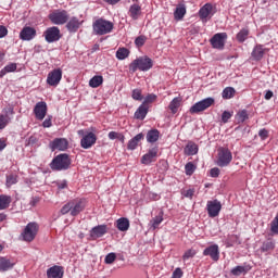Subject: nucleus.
<instances>
[{"label": "nucleus", "mask_w": 278, "mask_h": 278, "mask_svg": "<svg viewBox=\"0 0 278 278\" xmlns=\"http://www.w3.org/2000/svg\"><path fill=\"white\" fill-rule=\"evenodd\" d=\"M92 29L96 36H105L106 34H112L114 23L104 18H98L93 22Z\"/></svg>", "instance_id": "nucleus-1"}, {"label": "nucleus", "mask_w": 278, "mask_h": 278, "mask_svg": "<svg viewBox=\"0 0 278 278\" xmlns=\"http://www.w3.org/2000/svg\"><path fill=\"white\" fill-rule=\"evenodd\" d=\"M153 68V60L149 56H140L137 60H134L129 65L130 73H136V71H151Z\"/></svg>", "instance_id": "nucleus-2"}, {"label": "nucleus", "mask_w": 278, "mask_h": 278, "mask_svg": "<svg viewBox=\"0 0 278 278\" xmlns=\"http://www.w3.org/2000/svg\"><path fill=\"white\" fill-rule=\"evenodd\" d=\"M52 170H68L71 168V157L68 154H59L50 163Z\"/></svg>", "instance_id": "nucleus-3"}, {"label": "nucleus", "mask_w": 278, "mask_h": 278, "mask_svg": "<svg viewBox=\"0 0 278 278\" xmlns=\"http://www.w3.org/2000/svg\"><path fill=\"white\" fill-rule=\"evenodd\" d=\"M78 136H81L80 147L83 149H90L97 142V135L94 132H88L84 129L77 131Z\"/></svg>", "instance_id": "nucleus-4"}, {"label": "nucleus", "mask_w": 278, "mask_h": 278, "mask_svg": "<svg viewBox=\"0 0 278 278\" xmlns=\"http://www.w3.org/2000/svg\"><path fill=\"white\" fill-rule=\"evenodd\" d=\"M14 118V106L8 105L0 113V130L5 129Z\"/></svg>", "instance_id": "nucleus-5"}, {"label": "nucleus", "mask_w": 278, "mask_h": 278, "mask_svg": "<svg viewBox=\"0 0 278 278\" xmlns=\"http://www.w3.org/2000/svg\"><path fill=\"white\" fill-rule=\"evenodd\" d=\"M68 18H71V15L66 10H58L49 14V20L53 25H64L68 23Z\"/></svg>", "instance_id": "nucleus-6"}, {"label": "nucleus", "mask_w": 278, "mask_h": 278, "mask_svg": "<svg viewBox=\"0 0 278 278\" xmlns=\"http://www.w3.org/2000/svg\"><path fill=\"white\" fill-rule=\"evenodd\" d=\"M232 160L233 155L231 154V151H229V149L220 148L218 150L217 166H220V168H225V166H229V164H231Z\"/></svg>", "instance_id": "nucleus-7"}, {"label": "nucleus", "mask_w": 278, "mask_h": 278, "mask_svg": "<svg viewBox=\"0 0 278 278\" xmlns=\"http://www.w3.org/2000/svg\"><path fill=\"white\" fill-rule=\"evenodd\" d=\"M38 235V224L35 222L28 223L22 232V238L25 242H31Z\"/></svg>", "instance_id": "nucleus-8"}, {"label": "nucleus", "mask_w": 278, "mask_h": 278, "mask_svg": "<svg viewBox=\"0 0 278 278\" xmlns=\"http://www.w3.org/2000/svg\"><path fill=\"white\" fill-rule=\"evenodd\" d=\"M212 105H214V98H205L193 104L190 108V113L199 114V112H205V110H207V108H212Z\"/></svg>", "instance_id": "nucleus-9"}, {"label": "nucleus", "mask_w": 278, "mask_h": 278, "mask_svg": "<svg viewBox=\"0 0 278 278\" xmlns=\"http://www.w3.org/2000/svg\"><path fill=\"white\" fill-rule=\"evenodd\" d=\"M226 41H227V33H217L210 40L213 49H218L219 51H223L225 49Z\"/></svg>", "instance_id": "nucleus-10"}, {"label": "nucleus", "mask_w": 278, "mask_h": 278, "mask_svg": "<svg viewBox=\"0 0 278 278\" xmlns=\"http://www.w3.org/2000/svg\"><path fill=\"white\" fill-rule=\"evenodd\" d=\"M214 14H216V9L210 3L204 4L199 11V16L203 23H207Z\"/></svg>", "instance_id": "nucleus-11"}, {"label": "nucleus", "mask_w": 278, "mask_h": 278, "mask_svg": "<svg viewBox=\"0 0 278 278\" xmlns=\"http://www.w3.org/2000/svg\"><path fill=\"white\" fill-rule=\"evenodd\" d=\"M220 210H223V204L218 200L207 201L206 211L210 218H216L220 214Z\"/></svg>", "instance_id": "nucleus-12"}, {"label": "nucleus", "mask_w": 278, "mask_h": 278, "mask_svg": "<svg viewBox=\"0 0 278 278\" xmlns=\"http://www.w3.org/2000/svg\"><path fill=\"white\" fill-rule=\"evenodd\" d=\"M43 36L46 38V41H48L49 43L58 42V40L62 38V34L60 33V28H58V26H52L46 29Z\"/></svg>", "instance_id": "nucleus-13"}, {"label": "nucleus", "mask_w": 278, "mask_h": 278, "mask_svg": "<svg viewBox=\"0 0 278 278\" xmlns=\"http://www.w3.org/2000/svg\"><path fill=\"white\" fill-rule=\"evenodd\" d=\"M60 81H62V70L54 68L48 74L47 85L48 86H59Z\"/></svg>", "instance_id": "nucleus-14"}, {"label": "nucleus", "mask_w": 278, "mask_h": 278, "mask_svg": "<svg viewBox=\"0 0 278 278\" xmlns=\"http://www.w3.org/2000/svg\"><path fill=\"white\" fill-rule=\"evenodd\" d=\"M47 102L41 101L37 102L34 108V114L37 121H45V116H47Z\"/></svg>", "instance_id": "nucleus-15"}, {"label": "nucleus", "mask_w": 278, "mask_h": 278, "mask_svg": "<svg viewBox=\"0 0 278 278\" xmlns=\"http://www.w3.org/2000/svg\"><path fill=\"white\" fill-rule=\"evenodd\" d=\"M105 233H108V226L98 225L90 230L89 236L91 240H99V238H103Z\"/></svg>", "instance_id": "nucleus-16"}, {"label": "nucleus", "mask_w": 278, "mask_h": 278, "mask_svg": "<svg viewBox=\"0 0 278 278\" xmlns=\"http://www.w3.org/2000/svg\"><path fill=\"white\" fill-rule=\"evenodd\" d=\"M52 151H66L68 149V140L65 138H56L50 143Z\"/></svg>", "instance_id": "nucleus-17"}, {"label": "nucleus", "mask_w": 278, "mask_h": 278, "mask_svg": "<svg viewBox=\"0 0 278 278\" xmlns=\"http://www.w3.org/2000/svg\"><path fill=\"white\" fill-rule=\"evenodd\" d=\"M21 40H34L36 38V28L30 26H25L20 33Z\"/></svg>", "instance_id": "nucleus-18"}, {"label": "nucleus", "mask_w": 278, "mask_h": 278, "mask_svg": "<svg viewBox=\"0 0 278 278\" xmlns=\"http://www.w3.org/2000/svg\"><path fill=\"white\" fill-rule=\"evenodd\" d=\"M156 157H157V148H152L148 151L147 154H144L141 157V164H144L146 166H149V164L155 162Z\"/></svg>", "instance_id": "nucleus-19"}, {"label": "nucleus", "mask_w": 278, "mask_h": 278, "mask_svg": "<svg viewBox=\"0 0 278 278\" xmlns=\"http://www.w3.org/2000/svg\"><path fill=\"white\" fill-rule=\"evenodd\" d=\"M72 203V216H77L78 214H81L84 210L86 208V203L84 200H73Z\"/></svg>", "instance_id": "nucleus-20"}, {"label": "nucleus", "mask_w": 278, "mask_h": 278, "mask_svg": "<svg viewBox=\"0 0 278 278\" xmlns=\"http://www.w3.org/2000/svg\"><path fill=\"white\" fill-rule=\"evenodd\" d=\"M203 255H208L211 258H213L214 262H218L220 257V252L218 251V245H210L203 251Z\"/></svg>", "instance_id": "nucleus-21"}, {"label": "nucleus", "mask_w": 278, "mask_h": 278, "mask_svg": "<svg viewBox=\"0 0 278 278\" xmlns=\"http://www.w3.org/2000/svg\"><path fill=\"white\" fill-rule=\"evenodd\" d=\"M47 277L48 278H62V277H64V270H62V267H60V266L50 267L47 270Z\"/></svg>", "instance_id": "nucleus-22"}, {"label": "nucleus", "mask_w": 278, "mask_h": 278, "mask_svg": "<svg viewBox=\"0 0 278 278\" xmlns=\"http://www.w3.org/2000/svg\"><path fill=\"white\" fill-rule=\"evenodd\" d=\"M147 114H149V106L142 103L135 112V118H137V121H144Z\"/></svg>", "instance_id": "nucleus-23"}, {"label": "nucleus", "mask_w": 278, "mask_h": 278, "mask_svg": "<svg viewBox=\"0 0 278 278\" xmlns=\"http://www.w3.org/2000/svg\"><path fill=\"white\" fill-rule=\"evenodd\" d=\"M143 139H144V135L142 132L136 135L132 139L128 141L127 149L129 151H136V149H138V144L140 140H143Z\"/></svg>", "instance_id": "nucleus-24"}, {"label": "nucleus", "mask_w": 278, "mask_h": 278, "mask_svg": "<svg viewBox=\"0 0 278 278\" xmlns=\"http://www.w3.org/2000/svg\"><path fill=\"white\" fill-rule=\"evenodd\" d=\"M79 27H81V22H79V18H77L76 16L71 17L66 24V29L71 33L77 31Z\"/></svg>", "instance_id": "nucleus-25"}, {"label": "nucleus", "mask_w": 278, "mask_h": 278, "mask_svg": "<svg viewBox=\"0 0 278 278\" xmlns=\"http://www.w3.org/2000/svg\"><path fill=\"white\" fill-rule=\"evenodd\" d=\"M129 16H131V18L134 21H138V18H140V14H142V7H140V4H131L128 11Z\"/></svg>", "instance_id": "nucleus-26"}, {"label": "nucleus", "mask_w": 278, "mask_h": 278, "mask_svg": "<svg viewBox=\"0 0 278 278\" xmlns=\"http://www.w3.org/2000/svg\"><path fill=\"white\" fill-rule=\"evenodd\" d=\"M12 268H14V262L8 257H0V273H7V270H12Z\"/></svg>", "instance_id": "nucleus-27"}, {"label": "nucleus", "mask_w": 278, "mask_h": 278, "mask_svg": "<svg viewBox=\"0 0 278 278\" xmlns=\"http://www.w3.org/2000/svg\"><path fill=\"white\" fill-rule=\"evenodd\" d=\"M181 97L174 98L168 105V110H170L172 114H177L179 112V108H181Z\"/></svg>", "instance_id": "nucleus-28"}, {"label": "nucleus", "mask_w": 278, "mask_h": 278, "mask_svg": "<svg viewBox=\"0 0 278 278\" xmlns=\"http://www.w3.org/2000/svg\"><path fill=\"white\" fill-rule=\"evenodd\" d=\"M160 140V130L157 129H151L147 134V142H150V144H153L154 142H157Z\"/></svg>", "instance_id": "nucleus-29"}, {"label": "nucleus", "mask_w": 278, "mask_h": 278, "mask_svg": "<svg viewBox=\"0 0 278 278\" xmlns=\"http://www.w3.org/2000/svg\"><path fill=\"white\" fill-rule=\"evenodd\" d=\"M264 53H266V49L264 46L258 45L252 51V58L255 60H262L264 58Z\"/></svg>", "instance_id": "nucleus-30"}, {"label": "nucleus", "mask_w": 278, "mask_h": 278, "mask_svg": "<svg viewBox=\"0 0 278 278\" xmlns=\"http://www.w3.org/2000/svg\"><path fill=\"white\" fill-rule=\"evenodd\" d=\"M199 153V146L194 142H189L185 147V155H197Z\"/></svg>", "instance_id": "nucleus-31"}, {"label": "nucleus", "mask_w": 278, "mask_h": 278, "mask_svg": "<svg viewBox=\"0 0 278 278\" xmlns=\"http://www.w3.org/2000/svg\"><path fill=\"white\" fill-rule=\"evenodd\" d=\"M116 227L119 231H127L129 229V219L125 217L117 219Z\"/></svg>", "instance_id": "nucleus-32"}, {"label": "nucleus", "mask_w": 278, "mask_h": 278, "mask_svg": "<svg viewBox=\"0 0 278 278\" xmlns=\"http://www.w3.org/2000/svg\"><path fill=\"white\" fill-rule=\"evenodd\" d=\"M164 220V217L162 216V214L153 217L151 220H150V229H152L153 231H155V229H157V227H160V225H162Z\"/></svg>", "instance_id": "nucleus-33"}, {"label": "nucleus", "mask_w": 278, "mask_h": 278, "mask_svg": "<svg viewBox=\"0 0 278 278\" xmlns=\"http://www.w3.org/2000/svg\"><path fill=\"white\" fill-rule=\"evenodd\" d=\"M185 16H186V7L185 5L177 7L174 12L175 21H181Z\"/></svg>", "instance_id": "nucleus-34"}, {"label": "nucleus", "mask_w": 278, "mask_h": 278, "mask_svg": "<svg viewBox=\"0 0 278 278\" xmlns=\"http://www.w3.org/2000/svg\"><path fill=\"white\" fill-rule=\"evenodd\" d=\"M12 203V198L10 195H0V210H8Z\"/></svg>", "instance_id": "nucleus-35"}, {"label": "nucleus", "mask_w": 278, "mask_h": 278, "mask_svg": "<svg viewBox=\"0 0 278 278\" xmlns=\"http://www.w3.org/2000/svg\"><path fill=\"white\" fill-rule=\"evenodd\" d=\"M223 99H233L236 97V89L233 87H226L222 92Z\"/></svg>", "instance_id": "nucleus-36"}, {"label": "nucleus", "mask_w": 278, "mask_h": 278, "mask_svg": "<svg viewBox=\"0 0 278 278\" xmlns=\"http://www.w3.org/2000/svg\"><path fill=\"white\" fill-rule=\"evenodd\" d=\"M16 63H10L0 71V77H5L8 73H14L16 71Z\"/></svg>", "instance_id": "nucleus-37"}, {"label": "nucleus", "mask_w": 278, "mask_h": 278, "mask_svg": "<svg viewBox=\"0 0 278 278\" xmlns=\"http://www.w3.org/2000/svg\"><path fill=\"white\" fill-rule=\"evenodd\" d=\"M101 84H103V76H93L89 80L90 88H99V86H101Z\"/></svg>", "instance_id": "nucleus-38"}, {"label": "nucleus", "mask_w": 278, "mask_h": 278, "mask_svg": "<svg viewBox=\"0 0 278 278\" xmlns=\"http://www.w3.org/2000/svg\"><path fill=\"white\" fill-rule=\"evenodd\" d=\"M251 268L244 267V266H236L231 269V275H235V277H239V275H242V273H249Z\"/></svg>", "instance_id": "nucleus-39"}, {"label": "nucleus", "mask_w": 278, "mask_h": 278, "mask_svg": "<svg viewBox=\"0 0 278 278\" xmlns=\"http://www.w3.org/2000/svg\"><path fill=\"white\" fill-rule=\"evenodd\" d=\"M116 58L117 60H126V58H129V50L127 48H119L116 51Z\"/></svg>", "instance_id": "nucleus-40"}, {"label": "nucleus", "mask_w": 278, "mask_h": 278, "mask_svg": "<svg viewBox=\"0 0 278 278\" xmlns=\"http://www.w3.org/2000/svg\"><path fill=\"white\" fill-rule=\"evenodd\" d=\"M249 38V28H242L238 34H237V40L238 42H244Z\"/></svg>", "instance_id": "nucleus-41"}, {"label": "nucleus", "mask_w": 278, "mask_h": 278, "mask_svg": "<svg viewBox=\"0 0 278 278\" xmlns=\"http://www.w3.org/2000/svg\"><path fill=\"white\" fill-rule=\"evenodd\" d=\"M237 123H244V121L249 119V113L247 110L239 111L236 115Z\"/></svg>", "instance_id": "nucleus-42"}, {"label": "nucleus", "mask_w": 278, "mask_h": 278, "mask_svg": "<svg viewBox=\"0 0 278 278\" xmlns=\"http://www.w3.org/2000/svg\"><path fill=\"white\" fill-rule=\"evenodd\" d=\"M14 184H18V176L14 174L7 176V186L10 188V186H14Z\"/></svg>", "instance_id": "nucleus-43"}, {"label": "nucleus", "mask_w": 278, "mask_h": 278, "mask_svg": "<svg viewBox=\"0 0 278 278\" xmlns=\"http://www.w3.org/2000/svg\"><path fill=\"white\" fill-rule=\"evenodd\" d=\"M194 170H197V166H194L192 162H189L185 165L186 175H193Z\"/></svg>", "instance_id": "nucleus-44"}, {"label": "nucleus", "mask_w": 278, "mask_h": 278, "mask_svg": "<svg viewBox=\"0 0 278 278\" xmlns=\"http://www.w3.org/2000/svg\"><path fill=\"white\" fill-rule=\"evenodd\" d=\"M131 98L135 101H142V89H134L131 93Z\"/></svg>", "instance_id": "nucleus-45"}, {"label": "nucleus", "mask_w": 278, "mask_h": 278, "mask_svg": "<svg viewBox=\"0 0 278 278\" xmlns=\"http://www.w3.org/2000/svg\"><path fill=\"white\" fill-rule=\"evenodd\" d=\"M105 264H114L116 262V253L111 252L104 258Z\"/></svg>", "instance_id": "nucleus-46"}, {"label": "nucleus", "mask_w": 278, "mask_h": 278, "mask_svg": "<svg viewBox=\"0 0 278 278\" xmlns=\"http://www.w3.org/2000/svg\"><path fill=\"white\" fill-rule=\"evenodd\" d=\"M68 212L71 213V216H73V208H72V203L68 202L67 204H65L62 208H61V214H68Z\"/></svg>", "instance_id": "nucleus-47"}, {"label": "nucleus", "mask_w": 278, "mask_h": 278, "mask_svg": "<svg viewBox=\"0 0 278 278\" xmlns=\"http://www.w3.org/2000/svg\"><path fill=\"white\" fill-rule=\"evenodd\" d=\"M233 116V112L224 111L222 114V122L223 123H229V118Z\"/></svg>", "instance_id": "nucleus-48"}, {"label": "nucleus", "mask_w": 278, "mask_h": 278, "mask_svg": "<svg viewBox=\"0 0 278 278\" xmlns=\"http://www.w3.org/2000/svg\"><path fill=\"white\" fill-rule=\"evenodd\" d=\"M194 255H197V252H194L193 250H188L187 252H185L182 260L184 262L192 258Z\"/></svg>", "instance_id": "nucleus-49"}, {"label": "nucleus", "mask_w": 278, "mask_h": 278, "mask_svg": "<svg viewBox=\"0 0 278 278\" xmlns=\"http://www.w3.org/2000/svg\"><path fill=\"white\" fill-rule=\"evenodd\" d=\"M144 42H147V37L144 36H139L135 40V45H137L138 47H143Z\"/></svg>", "instance_id": "nucleus-50"}, {"label": "nucleus", "mask_w": 278, "mask_h": 278, "mask_svg": "<svg viewBox=\"0 0 278 278\" xmlns=\"http://www.w3.org/2000/svg\"><path fill=\"white\" fill-rule=\"evenodd\" d=\"M155 99H157V96L150 93L144 98V105H147V103H153V101H155Z\"/></svg>", "instance_id": "nucleus-51"}, {"label": "nucleus", "mask_w": 278, "mask_h": 278, "mask_svg": "<svg viewBox=\"0 0 278 278\" xmlns=\"http://www.w3.org/2000/svg\"><path fill=\"white\" fill-rule=\"evenodd\" d=\"M182 277H184V271L181 270V268L177 267V268L173 271L172 278H182Z\"/></svg>", "instance_id": "nucleus-52"}, {"label": "nucleus", "mask_w": 278, "mask_h": 278, "mask_svg": "<svg viewBox=\"0 0 278 278\" xmlns=\"http://www.w3.org/2000/svg\"><path fill=\"white\" fill-rule=\"evenodd\" d=\"M182 195L186 197V199H192V197H194V189L182 191Z\"/></svg>", "instance_id": "nucleus-53"}, {"label": "nucleus", "mask_w": 278, "mask_h": 278, "mask_svg": "<svg viewBox=\"0 0 278 278\" xmlns=\"http://www.w3.org/2000/svg\"><path fill=\"white\" fill-rule=\"evenodd\" d=\"M258 136L261 139L266 140V138H268V130H266V128L261 129Z\"/></svg>", "instance_id": "nucleus-54"}, {"label": "nucleus", "mask_w": 278, "mask_h": 278, "mask_svg": "<svg viewBox=\"0 0 278 278\" xmlns=\"http://www.w3.org/2000/svg\"><path fill=\"white\" fill-rule=\"evenodd\" d=\"M211 177H218L220 175V169L218 167H213L210 172Z\"/></svg>", "instance_id": "nucleus-55"}, {"label": "nucleus", "mask_w": 278, "mask_h": 278, "mask_svg": "<svg viewBox=\"0 0 278 278\" xmlns=\"http://www.w3.org/2000/svg\"><path fill=\"white\" fill-rule=\"evenodd\" d=\"M118 136H121V132H116V131H110L109 132V139L110 140H117Z\"/></svg>", "instance_id": "nucleus-56"}, {"label": "nucleus", "mask_w": 278, "mask_h": 278, "mask_svg": "<svg viewBox=\"0 0 278 278\" xmlns=\"http://www.w3.org/2000/svg\"><path fill=\"white\" fill-rule=\"evenodd\" d=\"M53 125V123L51 122V116H49L48 118H46L42 123V127L49 128Z\"/></svg>", "instance_id": "nucleus-57"}, {"label": "nucleus", "mask_w": 278, "mask_h": 278, "mask_svg": "<svg viewBox=\"0 0 278 278\" xmlns=\"http://www.w3.org/2000/svg\"><path fill=\"white\" fill-rule=\"evenodd\" d=\"M8 36V28L5 26H0V38H5Z\"/></svg>", "instance_id": "nucleus-58"}, {"label": "nucleus", "mask_w": 278, "mask_h": 278, "mask_svg": "<svg viewBox=\"0 0 278 278\" xmlns=\"http://www.w3.org/2000/svg\"><path fill=\"white\" fill-rule=\"evenodd\" d=\"M273 94H274L273 91L267 90V91L265 92V99H266V101H270Z\"/></svg>", "instance_id": "nucleus-59"}, {"label": "nucleus", "mask_w": 278, "mask_h": 278, "mask_svg": "<svg viewBox=\"0 0 278 278\" xmlns=\"http://www.w3.org/2000/svg\"><path fill=\"white\" fill-rule=\"evenodd\" d=\"M7 144H5V140L0 139V151H3V149H5Z\"/></svg>", "instance_id": "nucleus-60"}, {"label": "nucleus", "mask_w": 278, "mask_h": 278, "mask_svg": "<svg viewBox=\"0 0 278 278\" xmlns=\"http://www.w3.org/2000/svg\"><path fill=\"white\" fill-rule=\"evenodd\" d=\"M106 3H110V5H116V3H118V1L121 0H104Z\"/></svg>", "instance_id": "nucleus-61"}, {"label": "nucleus", "mask_w": 278, "mask_h": 278, "mask_svg": "<svg viewBox=\"0 0 278 278\" xmlns=\"http://www.w3.org/2000/svg\"><path fill=\"white\" fill-rule=\"evenodd\" d=\"M8 218V215L5 213H0V223H3Z\"/></svg>", "instance_id": "nucleus-62"}, {"label": "nucleus", "mask_w": 278, "mask_h": 278, "mask_svg": "<svg viewBox=\"0 0 278 278\" xmlns=\"http://www.w3.org/2000/svg\"><path fill=\"white\" fill-rule=\"evenodd\" d=\"M64 188H66V181H63V182L59 184V189L60 190H64Z\"/></svg>", "instance_id": "nucleus-63"}, {"label": "nucleus", "mask_w": 278, "mask_h": 278, "mask_svg": "<svg viewBox=\"0 0 278 278\" xmlns=\"http://www.w3.org/2000/svg\"><path fill=\"white\" fill-rule=\"evenodd\" d=\"M117 140H119L121 142H125V136L123 134H119Z\"/></svg>", "instance_id": "nucleus-64"}]
</instances>
